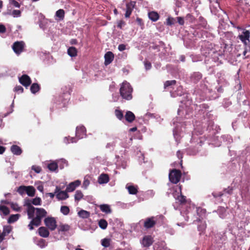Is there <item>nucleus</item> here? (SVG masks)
<instances>
[{"label": "nucleus", "mask_w": 250, "mask_h": 250, "mask_svg": "<svg viewBox=\"0 0 250 250\" xmlns=\"http://www.w3.org/2000/svg\"><path fill=\"white\" fill-rule=\"evenodd\" d=\"M36 216L31 218L32 220L28 225L30 230L34 229L33 226L38 227L41 225L42 219L47 215L46 211L43 208H35Z\"/></svg>", "instance_id": "f257e3e1"}, {"label": "nucleus", "mask_w": 250, "mask_h": 250, "mask_svg": "<svg viewBox=\"0 0 250 250\" xmlns=\"http://www.w3.org/2000/svg\"><path fill=\"white\" fill-rule=\"evenodd\" d=\"M132 91L133 88L129 83L125 81L122 83L120 89V93L123 99L126 100L132 99Z\"/></svg>", "instance_id": "f03ea898"}, {"label": "nucleus", "mask_w": 250, "mask_h": 250, "mask_svg": "<svg viewBox=\"0 0 250 250\" xmlns=\"http://www.w3.org/2000/svg\"><path fill=\"white\" fill-rule=\"evenodd\" d=\"M182 176L181 171L177 169L170 170L168 177L169 181L173 184H176L180 180Z\"/></svg>", "instance_id": "7ed1b4c3"}, {"label": "nucleus", "mask_w": 250, "mask_h": 250, "mask_svg": "<svg viewBox=\"0 0 250 250\" xmlns=\"http://www.w3.org/2000/svg\"><path fill=\"white\" fill-rule=\"evenodd\" d=\"M46 227L51 231L54 230L57 227L56 219L53 217H47L44 220Z\"/></svg>", "instance_id": "20e7f679"}, {"label": "nucleus", "mask_w": 250, "mask_h": 250, "mask_svg": "<svg viewBox=\"0 0 250 250\" xmlns=\"http://www.w3.org/2000/svg\"><path fill=\"white\" fill-rule=\"evenodd\" d=\"M24 46L23 41H17L13 43L12 49L16 54L19 55L23 51Z\"/></svg>", "instance_id": "39448f33"}, {"label": "nucleus", "mask_w": 250, "mask_h": 250, "mask_svg": "<svg viewBox=\"0 0 250 250\" xmlns=\"http://www.w3.org/2000/svg\"><path fill=\"white\" fill-rule=\"evenodd\" d=\"M135 6L136 1H130V2L126 3V11L125 14V18H128L130 17L132 11Z\"/></svg>", "instance_id": "423d86ee"}, {"label": "nucleus", "mask_w": 250, "mask_h": 250, "mask_svg": "<svg viewBox=\"0 0 250 250\" xmlns=\"http://www.w3.org/2000/svg\"><path fill=\"white\" fill-rule=\"evenodd\" d=\"M55 193H57L56 197L59 200H65L69 197L66 190L60 191V188L58 186L56 188Z\"/></svg>", "instance_id": "0eeeda50"}, {"label": "nucleus", "mask_w": 250, "mask_h": 250, "mask_svg": "<svg viewBox=\"0 0 250 250\" xmlns=\"http://www.w3.org/2000/svg\"><path fill=\"white\" fill-rule=\"evenodd\" d=\"M156 224L155 217L154 216L146 219L144 223V227L146 229H150L154 227Z\"/></svg>", "instance_id": "6e6552de"}, {"label": "nucleus", "mask_w": 250, "mask_h": 250, "mask_svg": "<svg viewBox=\"0 0 250 250\" xmlns=\"http://www.w3.org/2000/svg\"><path fill=\"white\" fill-rule=\"evenodd\" d=\"M30 201L28 200L25 204L27 207V213L28 219L32 218L34 216L36 208L31 205Z\"/></svg>", "instance_id": "1a4fd4ad"}, {"label": "nucleus", "mask_w": 250, "mask_h": 250, "mask_svg": "<svg viewBox=\"0 0 250 250\" xmlns=\"http://www.w3.org/2000/svg\"><path fill=\"white\" fill-rule=\"evenodd\" d=\"M153 238L151 235H145L141 241V243L144 247L148 248L153 244Z\"/></svg>", "instance_id": "9d476101"}, {"label": "nucleus", "mask_w": 250, "mask_h": 250, "mask_svg": "<svg viewBox=\"0 0 250 250\" xmlns=\"http://www.w3.org/2000/svg\"><path fill=\"white\" fill-rule=\"evenodd\" d=\"M250 32L249 30H245L243 32V34L239 35L238 38L241 41V42L246 46L248 44V42H250Z\"/></svg>", "instance_id": "9b49d317"}, {"label": "nucleus", "mask_w": 250, "mask_h": 250, "mask_svg": "<svg viewBox=\"0 0 250 250\" xmlns=\"http://www.w3.org/2000/svg\"><path fill=\"white\" fill-rule=\"evenodd\" d=\"M20 83L24 86L27 87L31 83V80L30 78L26 74H24L19 78Z\"/></svg>", "instance_id": "f8f14e48"}, {"label": "nucleus", "mask_w": 250, "mask_h": 250, "mask_svg": "<svg viewBox=\"0 0 250 250\" xmlns=\"http://www.w3.org/2000/svg\"><path fill=\"white\" fill-rule=\"evenodd\" d=\"M181 187H182L181 186H179V187L180 194L178 195L177 197L174 196V197H175L176 200L177 201V202L180 205H184L187 203V200L186 197L182 194V188Z\"/></svg>", "instance_id": "ddd939ff"}, {"label": "nucleus", "mask_w": 250, "mask_h": 250, "mask_svg": "<svg viewBox=\"0 0 250 250\" xmlns=\"http://www.w3.org/2000/svg\"><path fill=\"white\" fill-rule=\"evenodd\" d=\"M81 185V181L76 180L73 182L70 183L66 187V190L67 192L73 191L77 187Z\"/></svg>", "instance_id": "4468645a"}, {"label": "nucleus", "mask_w": 250, "mask_h": 250, "mask_svg": "<svg viewBox=\"0 0 250 250\" xmlns=\"http://www.w3.org/2000/svg\"><path fill=\"white\" fill-rule=\"evenodd\" d=\"M114 58L113 53L111 51H108L104 55V64L105 65H108L112 62Z\"/></svg>", "instance_id": "2eb2a0df"}, {"label": "nucleus", "mask_w": 250, "mask_h": 250, "mask_svg": "<svg viewBox=\"0 0 250 250\" xmlns=\"http://www.w3.org/2000/svg\"><path fill=\"white\" fill-rule=\"evenodd\" d=\"M154 250H170L166 246V244L164 241L158 242L153 246Z\"/></svg>", "instance_id": "dca6fc26"}, {"label": "nucleus", "mask_w": 250, "mask_h": 250, "mask_svg": "<svg viewBox=\"0 0 250 250\" xmlns=\"http://www.w3.org/2000/svg\"><path fill=\"white\" fill-rule=\"evenodd\" d=\"M109 181V177L107 174L102 173L98 178V183L100 184L107 183Z\"/></svg>", "instance_id": "f3484780"}, {"label": "nucleus", "mask_w": 250, "mask_h": 250, "mask_svg": "<svg viewBox=\"0 0 250 250\" xmlns=\"http://www.w3.org/2000/svg\"><path fill=\"white\" fill-rule=\"evenodd\" d=\"M39 235L44 238H46L49 235V231L48 229L44 227H41L38 229Z\"/></svg>", "instance_id": "a211bd4d"}, {"label": "nucleus", "mask_w": 250, "mask_h": 250, "mask_svg": "<svg viewBox=\"0 0 250 250\" xmlns=\"http://www.w3.org/2000/svg\"><path fill=\"white\" fill-rule=\"evenodd\" d=\"M64 16L65 12L63 9H60L56 12L55 16L57 21H62L64 18Z\"/></svg>", "instance_id": "6ab92c4d"}, {"label": "nucleus", "mask_w": 250, "mask_h": 250, "mask_svg": "<svg viewBox=\"0 0 250 250\" xmlns=\"http://www.w3.org/2000/svg\"><path fill=\"white\" fill-rule=\"evenodd\" d=\"M202 77V74L199 72L193 73L190 79L191 81L194 83H197Z\"/></svg>", "instance_id": "aec40b11"}, {"label": "nucleus", "mask_w": 250, "mask_h": 250, "mask_svg": "<svg viewBox=\"0 0 250 250\" xmlns=\"http://www.w3.org/2000/svg\"><path fill=\"white\" fill-rule=\"evenodd\" d=\"M125 120L128 123H132L135 119V115L133 112L127 111L125 116Z\"/></svg>", "instance_id": "412c9836"}, {"label": "nucleus", "mask_w": 250, "mask_h": 250, "mask_svg": "<svg viewBox=\"0 0 250 250\" xmlns=\"http://www.w3.org/2000/svg\"><path fill=\"white\" fill-rule=\"evenodd\" d=\"M25 193L30 197H33L35 196L36 189L32 186H26Z\"/></svg>", "instance_id": "4be33fe9"}, {"label": "nucleus", "mask_w": 250, "mask_h": 250, "mask_svg": "<svg viewBox=\"0 0 250 250\" xmlns=\"http://www.w3.org/2000/svg\"><path fill=\"white\" fill-rule=\"evenodd\" d=\"M10 150L14 154L16 155H21L22 151L21 148L17 145L12 146Z\"/></svg>", "instance_id": "5701e85b"}, {"label": "nucleus", "mask_w": 250, "mask_h": 250, "mask_svg": "<svg viewBox=\"0 0 250 250\" xmlns=\"http://www.w3.org/2000/svg\"><path fill=\"white\" fill-rule=\"evenodd\" d=\"M9 213L10 210L8 207L4 205H0V214L1 216H7Z\"/></svg>", "instance_id": "b1692460"}, {"label": "nucleus", "mask_w": 250, "mask_h": 250, "mask_svg": "<svg viewBox=\"0 0 250 250\" xmlns=\"http://www.w3.org/2000/svg\"><path fill=\"white\" fill-rule=\"evenodd\" d=\"M99 208L102 212L106 214L110 213L112 211L110 206L107 204L101 205L99 206Z\"/></svg>", "instance_id": "393cba45"}, {"label": "nucleus", "mask_w": 250, "mask_h": 250, "mask_svg": "<svg viewBox=\"0 0 250 250\" xmlns=\"http://www.w3.org/2000/svg\"><path fill=\"white\" fill-rule=\"evenodd\" d=\"M149 18L153 21H156L159 19V15L157 12L152 11L148 13Z\"/></svg>", "instance_id": "a878e982"}, {"label": "nucleus", "mask_w": 250, "mask_h": 250, "mask_svg": "<svg viewBox=\"0 0 250 250\" xmlns=\"http://www.w3.org/2000/svg\"><path fill=\"white\" fill-rule=\"evenodd\" d=\"M196 221H199L200 222V224L198 226V230L201 232L205 231L207 228V224L206 222L202 221L201 219H197Z\"/></svg>", "instance_id": "bb28decb"}, {"label": "nucleus", "mask_w": 250, "mask_h": 250, "mask_svg": "<svg viewBox=\"0 0 250 250\" xmlns=\"http://www.w3.org/2000/svg\"><path fill=\"white\" fill-rule=\"evenodd\" d=\"M196 212L197 215L201 218L202 219L205 217L206 213V210L201 207L196 208Z\"/></svg>", "instance_id": "cd10ccee"}, {"label": "nucleus", "mask_w": 250, "mask_h": 250, "mask_svg": "<svg viewBox=\"0 0 250 250\" xmlns=\"http://www.w3.org/2000/svg\"><path fill=\"white\" fill-rule=\"evenodd\" d=\"M68 54L73 57H76L77 55V50L75 47H70L67 50Z\"/></svg>", "instance_id": "c85d7f7f"}, {"label": "nucleus", "mask_w": 250, "mask_h": 250, "mask_svg": "<svg viewBox=\"0 0 250 250\" xmlns=\"http://www.w3.org/2000/svg\"><path fill=\"white\" fill-rule=\"evenodd\" d=\"M40 89V86L37 83H33L30 87L31 92L33 94H35L38 92Z\"/></svg>", "instance_id": "c756f323"}, {"label": "nucleus", "mask_w": 250, "mask_h": 250, "mask_svg": "<svg viewBox=\"0 0 250 250\" xmlns=\"http://www.w3.org/2000/svg\"><path fill=\"white\" fill-rule=\"evenodd\" d=\"M78 214L82 218H87L90 216L89 212L83 209L79 211Z\"/></svg>", "instance_id": "7c9ffc66"}, {"label": "nucleus", "mask_w": 250, "mask_h": 250, "mask_svg": "<svg viewBox=\"0 0 250 250\" xmlns=\"http://www.w3.org/2000/svg\"><path fill=\"white\" fill-rule=\"evenodd\" d=\"M20 216V215L19 214H13L10 215V216L9 217L8 219V223L9 224H11L16 222L19 219Z\"/></svg>", "instance_id": "2f4dec72"}, {"label": "nucleus", "mask_w": 250, "mask_h": 250, "mask_svg": "<svg viewBox=\"0 0 250 250\" xmlns=\"http://www.w3.org/2000/svg\"><path fill=\"white\" fill-rule=\"evenodd\" d=\"M70 229V227L67 224H62L60 225L58 228V231H67L69 230Z\"/></svg>", "instance_id": "473e14b6"}, {"label": "nucleus", "mask_w": 250, "mask_h": 250, "mask_svg": "<svg viewBox=\"0 0 250 250\" xmlns=\"http://www.w3.org/2000/svg\"><path fill=\"white\" fill-rule=\"evenodd\" d=\"M199 25L203 28H206L208 23L205 19L203 17L200 16L199 18Z\"/></svg>", "instance_id": "72a5a7b5"}, {"label": "nucleus", "mask_w": 250, "mask_h": 250, "mask_svg": "<svg viewBox=\"0 0 250 250\" xmlns=\"http://www.w3.org/2000/svg\"><path fill=\"white\" fill-rule=\"evenodd\" d=\"M98 224L102 229H105L107 227L108 223L105 220L103 219L99 221Z\"/></svg>", "instance_id": "f704fd0d"}, {"label": "nucleus", "mask_w": 250, "mask_h": 250, "mask_svg": "<svg viewBox=\"0 0 250 250\" xmlns=\"http://www.w3.org/2000/svg\"><path fill=\"white\" fill-rule=\"evenodd\" d=\"M128 192L130 194H136L138 192L137 188L134 186H129L127 187Z\"/></svg>", "instance_id": "c9c22d12"}, {"label": "nucleus", "mask_w": 250, "mask_h": 250, "mask_svg": "<svg viewBox=\"0 0 250 250\" xmlns=\"http://www.w3.org/2000/svg\"><path fill=\"white\" fill-rule=\"evenodd\" d=\"M83 197V193L81 190H78L76 191L74 197L76 201H80Z\"/></svg>", "instance_id": "e433bc0d"}, {"label": "nucleus", "mask_w": 250, "mask_h": 250, "mask_svg": "<svg viewBox=\"0 0 250 250\" xmlns=\"http://www.w3.org/2000/svg\"><path fill=\"white\" fill-rule=\"evenodd\" d=\"M176 81L175 80L167 81L164 83V89H166L168 87L175 85Z\"/></svg>", "instance_id": "4c0bfd02"}, {"label": "nucleus", "mask_w": 250, "mask_h": 250, "mask_svg": "<svg viewBox=\"0 0 250 250\" xmlns=\"http://www.w3.org/2000/svg\"><path fill=\"white\" fill-rule=\"evenodd\" d=\"M47 167L48 168V169L50 170H51L52 171H54L58 168V166L57 163L52 162L48 165Z\"/></svg>", "instance_id": "58836bf2"}, {"label": "nucleus", "mask_w": 250, "mask_h": 250, "mask_svg": "<svg viewBox=\"0 0 250 250\" xmlns=\"http://www.w3.org/2000/svg\"><path fill=\"white\" fill-rule=\"evenodd\" d=\"M115 115L116 117L120 120H122L124 118L123 113L122 110L116 109L115 110Z\"/></svg>", "instance_id": "ea45409f"}, {"label": "nucleus", "mask_w": 250, "mask_h": 250, "mask_svg": "<svg viewBox=\"0 0 250 250\" xmlns=\"http://www.w3.org/2000/svg\"><path fill=\"white\" fill-rule=\"evenodd\" d=\"M101 244L103 247L105 248H107L110 246V240L108 238H104L103 240H102Z\"/></svg>", "instance_id": "a19ab883"}, {"label": "nucleus", "mask_w": 250, "mask_h": 250, "mask_svg": "<svg viewBox=\"0 0 250 250\" xmlns=\"http://www.w3.org/2000/svg\"><path fill=\"white\" fill-rule=\"evenodd\" d=\"M70 211L69 208L67 206H63L61 208V212L64 215H66L69 214Z\"/></svg>", "instance_id": "79ce46f5"}, {"label": "nucleus", "mask_w": 250, "mask_h": 250, "mask_svg": "<svg viewBox=\"0 0 250 250\" xmlns=\"http://www.w3.org/2000/svg\"><path fill=\"white\" fill-rule=\"evenodd\" d=\"M176 22L175 19L172 17H169L167 19V24L169 26L173 25Z\"/></svg>", "instance_id": "37998d69"}, {"label": "nucleus", "mask_w": 250, "mask_h": 250, "mask_svg": "<svg viewBox=\"0 0 250 250\" xmlns=\"http://www.w3.org/2000/svg\"><path fill=\"white\" fill-rule=\"evenodd\" d=\"M26 186H20L17 190V191L21 195H22L25 193V188Z\"/></svg>", "instance_id": "c03bdc74"}, {"label": "nucleus", "mask_w": 250, "mask_h": 250, "mask_svg": "<svg viewBox=\"0 0 250 250\" xmlns=\"http://www.w3.org/2000/svg\"><path fill=\"white\" fill-rule=\"evenodd\" d=\"M41 199L40 197H36L31 200V203L35 206L40 205L41 204Z\"/></svg>", "instance_id": "a18cd8bd"}, {"label": "nucleus", "mask_w": 250, "mask_h": 250, "mask_svg": "<svg viewBox=\"0 0 250 250\" xmlns=\"http://www.w3.org/2000/svg\"><path fill=\"white\" fill-rule=\"evenodd\" d=\"M11 230V228L10 226H4L3 227L2 233L6 236L10 232Z\"/></svg>", "instance_id": "49530a36"}, {"label": "nucleus", "mask_w": 250, "mask_h": 250, "mask_svg": "<svg viewBox=\"0 0 250 250\" xmlns=\"http://www.w3.org/2000/svg\"><path fill=\"white\" fill-rule=\"evenodd\" d=\"M21 15V11L19 10H14L12 13V15L14 17H20Z\"/></svg>", "instance_id": "de8ad7c7"}, {"label": "nucleus", "mask_w": 250, "mask_h": 250, "mask_svg": "<svg viewBox=\"0 0 250 250\" xmlns=\"http://www.w3.org/2000/svg\"><path fill=\"white\" fill-rule=\"evenodd\" d=\"M186 20H188L191 23L193 22L195 20V18L193 16L190 14H188L186 16Z\"/></svg>", "instance_id": "09e8293b"}, {"label": "nucleus", "mask_w": 250, "mask_h": 250, "mask_svg": "<svg viewBox=\"0 0 250 250\" xmlns=\"http://www.w3.org/2000/svg\"><path fill=\"white\" fill-rule=\"evenodd\" d=\"M11 208L17 211H21V208L18 206L17 204L12 203L11 204Z\"/></svg>", "instance_id": "8fccbe9b"}, {"label": "nucleus", "mask_w": 250, "mask_h": 250, "mask_svg": "<svg viewBox=\"0 0 250 250\" xmlns=\"http://www.w3.org/2000/svg\"><path fill=\"white\" fill-rule=\"evenodd\" d=\"M32 169L35 171L37 173H39L42 171V168L39 166H33L32 167Z\"/></svg>", "instance_id": "3c124183"}, {"label": "nucleus", "mask_w": 250, "mask_h": 250, "mask_svg": "<svg viewBox=\"0 0 250 250\" xmlns=\"http://www.w3.org/2000/svg\"><path fill=\"white\" fill-rule=\"evenodd\" d=\"M233 188L232 187H229L228 188H225L224 191L229 194H231L232 193Z\"/></svg>", "instance_id": "603ef678"}, {"label": "nucleus", "mask_w": 250, "mask_h": 250, "mask_svg": "<svg viewBox=\"0 0 250 250\" xmlns=\"http://www.w3.org/2000/svg\"><path fill=\"white\" fill-rule=\"evenodd\" d=\"M125 25V22L123 20H120L118 22L117 27L120 29H122L123 26Z\"/></svg>", "instance_id": "864d4df0"}, {"label": "nucleus", "mask_w": 250, "mask_h": 250, "mask_svg": "<svg viewBox=\"0 0 250 250\" xmlns=\"http://www.w3.org/2000/svg\"><path fill=\"white\" fill-rule=\"evenodd\" d=\"M145 68L146 70H149L151 68V63L148 61H145L144 62Z\"/></svg>", "instance_id": "5fc2aeb1"}, {"label": "nucleus", "mask_w": 250, "mask_h": 250, "mask_svg": "<svg viewBox=\"0 0 250 250\" xmlns=\"http://www.w3.org/2000/svg\"><path fill=\"white\" fill-rule=\"evenodd\" d=\"M177 22L181 25H183L185 23L183 17H177Z\"/></svg>", "instance_id": "6e6d98bb"}, {"label": "nucleus", "mask_w": 250, "mask_h": 250, "mask_svg": "<svg viewBox=\"0 0 250 250\" xmlns=\"http://www.w3.org/2000/svg\"><path fill=\"white\" fill-rule=\"evenodd\" d=\"M60 163H61L62 164V166H60L61 168H63L64 166H68V162L65 159H61L60 161Z\"/></svg>", "instance_id": "4d7b16f0"}, {"label": "nucleus", "mask_w": 250, "mask_h": 250, "mask_svg": "<svg viewBox=\"0 0 250 250\" xmlns=\"http://www.w3.org/2000/svg\"><path fill=\"white\" fill-rule=\"evenodd\" d=\"M15 91L16 92H19L20 93H22L23 91V88L21 85H17L15 87Z\"/></svg>", "instance_id": "13d9d810"}, {"label": "nucleus", "mask_w": 250, "mask_h": 250, "mask_svg": "<svg viewBox=\"0 0 250 250\" xmlns=\"http://www.w3.org/2000/svg\"><path fill=\"white\" fill-rule=\"evenodd\" d=\"M10 3L11 4H12L13 5H14L15 7H18V8H19L20 7V3L17 1L16 0H12L11 1H10Z\"/></svg>", "instance_id": "bf43d9fd"}, {"label": "nucleus", "mask_w": 250, "mask_h": 250, "mask_svg": "<svg viewBox=\"0 0 250 250\" xmlns=\"http://www.w3.org/2000/svg\"><path fill=\"white\" fill-rule=\"evenodd\" d=\"M90 181L88 179H84L83 182V186L85 188H87V186L89 185Z\"/></svg>", "instance_id": "052dcab7"}, {"label": "nucleus", "mask_w": 250, "mask_h": 250, "mask_svg": "<svg viewBox=\"0 0 250 250\" xmlns=\"http://www.w3.org/2000/svg\"><path fill=\"white\" fill-rule=\"evenodd\" d=\"M126 48V46L124 44H120L118 46V49L120 51H123L125 50Z\"/></svg>", "instance_id": "680f3d73"}, {"label": "nucleus", "mask_w": 250, "mask_h": 250, "mask_svg": "<svg viewBox=\"0 0 250 250\" xmlns=\"http://www.w3.org/2000/svg\"><path fill=\"white\" fill-rule=\"evenodd\" d=\"M6 27L3 24H0V33H4L6 32Z\"/></svg>", "instance_id": "e2e57ef3"}, {"label": "nucleus", "mask_w": 250, "mask_h": 250, "mask_svg": "<svg viewBox=\"0 0 250 250\" xmlns=\"http://www.w3.org/2000/svg\"><path fill=\"white\" fill-rule=\"evenodd\" d=\"M136 21H137L138 24L140 26H143L144 25V23L143 22V21H142V20L141 18H137Z\"/></svg>", "instance_id": "0e129e2a"}, {"label": "nucleus", "mask_w": 250, "mask_h": 250, "mask_svg": "<svg viewBox=\"0 0 250 250\" xmlns=\"http://www.w3.org/2000/svg\"><path fill=\"white\" fill-rule=\"evenodd\" d=\"M212 195L214 197L216 198L218 197H221L223 195V193L222 192L213 193Z\"/></svg>", "instance_id": "69168bd1"}, {"label": "nucleus", "mask_w": 250, "mask_h": 250, "mask_svg": "<svg viewBox=\"0 0 250 250\" xmlns=\"http://www.w3.org/2000/svg\"><path fill=\"white\" fill-rule=\"evenodd\" d=\"M6 149V148L3 146H0V154H3L5 150Z\"/></svg>", "instance_id": "338daca9"}, {"label": "nucleus", "mask_w": 250, "mask_h": 250, "mask_svg": "<svg viewBox=\"0 0 250 250\" xmlns=\"http://www.w3.org/2000/svg\"><path fill=\"white\" fill-rule=\"evenodd\" d=\"M177 156L179 159H182L183 157L182 153L181 152L180 150H178L177 152Z\"/></svg>", "instance_id": "774afa93"}]
</instances>
